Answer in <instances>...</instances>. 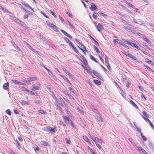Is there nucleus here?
I'll return each instance as SVG.
<instances>
[{"instance_id":"f257e3e1","label":"nucleus","mask_w":154,"mask_h":154,"mask_svg":"<svg viewBox=\"0 0 154 154\" xmlns=\"http://www.w3.org/2000/svg\"><path fill=\"white\" fill-rule=\"evenodd\" d=\"M42 130L47 132H49L52 134L55 133L56 132V129L55 128L50 127V126H46L42 128Z\"/></svg>"},{"instance_id":"f03ea898","label":"nucleus","mask_w":154,"mask_h":154,"mask_svg":"<svg viewBox=\"0 0 154 154\" xmlns=\"http://www.w3.org/2000/svg\"><path fill=\"white\" fill-rule=\"evenodd\" d=\"M64 39L66 40V41L68 43L71 47L73 48L74 51L76 53H79V51L76 48L74 45L71 42V41L67 37H65Z\"/></svg>"},{"instance_id":"7ed1b4c3","label":"nucleus","mask_w":154,"mask_h":154,"mask_svg":"<svg viewBox=\"0 0 154 154\" xmlns=\"http://www.w3.org/2000/svg\"><path fill=\"white\" fill-rule=\"evenodd\" d=\"M94 23L95 24V26L96 28H97V31L100 32V29L103 28V26L100 23H99L97 25H96V23L94 22Z\"/></svg>"},{"instance_id":"20e7f679","label":"nucleus","mask_w":154,"mask_h":154,"mask_svg":"<svg viewBox=\"0 0 154 154\" xmlns=\"http://www.w3.org/2000/svg\"><path fill=\"white\" fill-rule=\"evenodd\" d=\"M142 117L146 122H149V124L151 126V127H152V128L154 130V126L152 124V122H151V121H150V120L148 119L147 118H145L144 116L143 115L141 116Z\"/></svg>"},{"instance_id":"39448f33","label":"nucleus","mask_w":154,"mask_h":154,"mask_svg":"<svg viewBox=\"0 0 154 154\" xmlns=\"http://www.w3.org/2000/svg\"><path fill=\"white\" fill-rule=\"evenodd\" d=\"M62 117L64 121L66 124H67L69 123L70 120L69 117L65 116H63Z\"/></svg>"},{"instance_id":"423d86ee","label":"nucleus","mask_w":154,"mask_h":154,"mask_svg":"<svg viewBox=\"0 0 154 154\" xmlns=\"http://www.w3.org/2000/svg\"><path fill=\"white\" fill-rule=\"evenodd\" d=\"M131 26V27H129L128 26H124L123 28H124L126 30L128 31L129 32H131L132 31V28L133 26H132L131 25H129Z\"/></svg>"},{"instance_id":"0eeeda50","label":"nucleus","mask_w":154,"mask_h":154,"mask_svg":"<svg viewBox=\"0 0 154 154\" xmlns=\"http://www.w3.org/2000/svg\"><path fill=\"white\" fill-rule=\"evenodd\" d=\"M9 87V84L8 82L4 83L3 85V88L5 90H7Z\"/></svg>"},{"instance_id":"6e6552de","label":"nucleus","mask_w":154,"mask_h":154,"mask_svg":"<svg viewBox=\"0 0 154 154\" xmlns=\"http://www.w3.org/2000/svg\"><path fill=\"white\" fill-rule=\"evenodd\" d=\"M40 88L39 86H36L35 85H32V88H31V90L32 91L38 90Z\"/></svg>"},{"instance_id":"1a4fd4ad","label":"nucleus","mask_w":154,"mask_h":154,"mask_svg":"<svg viewBox=\"0 0 154 154\" xmlns=\"http://www.w3.org/2000/svg\"><path fill=\"white\" fill-rule=\"evenodd\" d=\"M91 4L92 5L90 7L91 10L92 11L96 10L97 7V6L92 3H91Z\"/></svg>"},{"instance_id":"9d476101","label":"nucleus","mask_w":154,"mask_h":154,"mask_svg":"<svg viewBox=\"0 0 154 154\" xmlns=\"http://www.w3.org/2000/svg\"><path fill=\"white\" fill-rule=\"evenodd\" d=\"M61 31V32H63L64 35L68 36L69 37V38L70 39L72 38V37L71 36L69 35L67 32H65L64 30L62 29Z\"/></svg>"},{"instance_id":"9b49d317","label":"nucleus","mask_w":154,"mask_h":154,"mask_svg":"<svg viewBox=\"0 0 154 154\" xmlns=\"http://www.w3.org/2000/svg\"><path fill=\"white\" fill-rule=\"evenodd\" d=\"M95 119L98 121L100 122H103L102 118L101 117L96 116L95 117Z\"/></svg>"},{"instance_id":"f8f14e48","label":"nucleus","mask_w":154,"mask_h":154,"mask_svg":"<svg viewBox=\"0 0 154 154\" xmlns=\"http://www.w3.org/2000/svg\"><path fill=\"white\" fill-rule=\"evenodd\" d=\"M93 73L97 77L99 78L101 77V76L96 71L93 70Z\"/></svg>"},{"instance_id":"ddd939ff","label":"nucleus","mask_w":154,"mask_h":154,"mask_svg":"<svg viewBox=\"0 0 154 154\" xmlns=\"http://www.w3.org/2000/svg\"><path fill=\"white\" fill-rule=\"evenodd\" d=\"M143 40L146 41V42H147L148 44H150L151 43L150 42V41L149 40L146 36H143Z\"/></svg>"},{"instance_id":"4468645a","label":"nucleus","mask_w":154,"mask_h":154,"mask_svg":"<svg viewBox=\"0 0 154 154\" xmlns=\"http://www.w3.org/2000/svg\"><path fill=\"white\" fill-rule=\"evenodd\" d=\"M28 78L29 79L30 82L32 81H34L36 80L37 79V78L33 76L30 77H29Z\"/></svg>"},{"instance_id":"2eb2a0df","label":"nucleus","mask_w":154,"mask_h":154,"mask_svg":"<svg viewBox=\"0 0 154 154\" xmlns=\"http://www.w3.org/2000/svg\"><path fill=\"white\" fill-rule=\"evenodd\" d=\"M145 60L149 64L152 65H153L154 63H153V61H151L149 59L147 58H146Z\"/></svg>"},{"instance_id":"dca6fc26","label":"nucleus","mask_w":154,"mask_h":154,"mask_svg":"<svg viewBox=\"0 0 154 154\" xmlns=\"http://www.w3.org/2000/svg\"><path fill=\"white\" fill-rule=\"evenodd\" d=\"M89 37L90 38H91L92 40H93V41L95 42V43L97 46H99V43L93 38L90 35Z\"/></svg>"},{"instance_id":"f3484780","label":"nucleus","mask_w":154,"mask_h":154,"mask_svg":"<svg viewBox=\"0 0 154 154\" xmlns=\"http://www.w3.org/2000/svg\"><path fill=\"white\" fill-rule=\"evenodd\" d=\"M68 124H69L72 128L75 129L76 128V127L74 125L73 122H72L71 120H70L69 123Z\"/></svg>"},{"instance_id":"a211bd4d","label":"nucleus","mask_w":154,"mask_h":154,"mask_svg":"<svg viewBox=\"0 0 154 154\" xmlns=\"http://www.w3.org/2000/svg\"><path fill=\"white\" fill-rule=\"evenodd\" d=\"M22 4L25 6L28 7L30 8L32 10L33 9L31 8V7L29 6V5L27 3L24 2L22 3Z\"/></svg>"},{"instance_id":"6ab92c4d","label":"nucleus","mask_w":154,"mask_h":154,"mask_svg":"<svg viewBox=\"0 0 154 154\" xmlns=\"http://www.w3.org/2000/svg\"><path fill=\"white\" fill-rule=\"evenodd\" d=\"M129 57L131 58L133 60H137V58L134 56L132 55L131 54Z\"/></svg>"},{"instance_id":"aec40b11","label":"nucleus","mask_w":154,"mask_h":154,"mask_svg":"<svg viewBox=\"0 0 154 154\" xmlns=\"http://www.w3.org/2000/svg\"><path fill=\"white\" fill-rule=\"evenodd\" d=\"M89 56L90 59L91 60L94 61V62H96V63H98V61L95 59L94 57L91 54L89 55Z\"/></svg>"},{"instance_id":"412c9836","label":"nucleus","mask_w":154,"mask_h":154,"mask_svg":"<svg viewBox=\"0 0 154 154\" xmlns=\"http://www.w3.org/2000/svg\"><path fill=\"white\" fill-rule=\"evenodd\" d=\"M60 76L63 78L65 80H66V82H68L69 83H70V82L69 81L68 79L66 77L64 76V75H60Z\"/></svg>"},{"instance_id":"4be33fe9","label":"nucleus","mask_w":154,"mask_h":154,"mask_svg":"<svg viewBox=\"0 0 154 154\" xmlns=\"http://www.w3.org/2000/svg\"><path fill=\"white\" fill-rule=\"evenodd\" d=\"M93 81L95 83L97 84V85H100L101 84V82L98 80H94Z\"/></svg>"},{"instance_id":"5701e85b","label":"nucleus","mask_w":154,"mask_h":154,"mask_svg":"<svg viewBox=\"0 0 154 154\" xmlns=\"http://www.w3.org/2000/svg\"><path fill=\"white\" fill-rule=\"evenodd\" d=\"M136 148L138 151L141 150L142 152V149H143L141 146L136 145Z\"/></svg>"},{"instance_id":"b1692460","label":"nucleus","mask_w":154,"mask_h":154,"mask_svg":"<svg viewBox=\"0 0 154 154\" xmlns=\"http://www.w3.org/2000/svg\"><path fill=\"white\" fill-rule=\"evenodd\" d=\"M98 14L97 13H95V12H94L93 14V17L95 19V20H96L97 19V15H98Z\"/></svg>"},{"instance_id":"393cba45","label":"nucleus","mask_w":154,"mask_h":154,"mask_svg":"<svg viewBox=\"0 0 154 154\" xmlns=\"http://www.w3.org/2000/svg\"><path fill=\"white\" fill-rule=\"evenodd\" d=\"M130 102L135 108H138V107L136 105V104H135L134 103V102L132 100H130Z\"/></svg>"},{"instance_id":"a878e982","label":"nucleus","mask_w":154,"mask_h":154,"mask_svg":"<svg viewBox=\"0 0 154 154\" xmlns=\"http://www.w3.org/2000/svg\"><path fill=\"white\" fill-rule=\"evenodd\" d=\"M82 138L85 141L89 143V140L88 139L87 137L86 136H83Z\"/></svg>"},{"instance_id":"bb28decb","label":"nucleus","mask_w":154,"mask_h":154,"mask_svg":"<svg viewBox=\"0 0 154 154\" xmlns=\"http://www.w3.org/2000/svg\"><path fill=\"white\" fill-rule=\"evenodd\" d=\"M144 66L146 67L149 71L153 72V71L146 65H144Z\"/></svg>"},{"instance_id":"cd10ccee","label":"nucleus","mask_w":154,"mask_h":154,"mask_svg":"<svg viewBox=\"0 0 154 154\" xmlns=\"http://www.w3.org/2000/svg\"><path fill=\"white\" fill-rule=\"evenodd\" d=\"M14 47L17 50L19 51H21V50H20V49L18 47V46L15 44V43L14 42Z\"/></svg>"},{"instance_id":"c85d7f7f","label":"nucleus","mask_w":154,"mask_h":154,"mask_svg":"<svg viewBox=\"0 0 154 154\" xmlns=\"http://www.w3.org/2000/svg\"><path fill=\"white\" fill-rule=\"evenodd\" d=\"M65 141L67 144H70V141L69 139H68L67 138H65Z\"/></svg>"},{"instance_id":"c756f323","label":"nucleus","mask_w":154,"mask_h":154,"mask_svg":"<svg viewBox=\"0 0 154 154\" xmlns=\"http://www.w3.org/2000/svg\"><path fill=\"white\" fill-rule=\"evenodd\" d=\"M21 90L23 91H26L28 92H30V91L29 90L27 89L26 88L23 87L21 88Z\"/></svg>"},{"instance_id":"7c9ffc66","label":"nucleus","mask_w":154,"mask_h":154,"mask_svg":"<svg viewBox=\"0 0 154 154\" xmlns=\"http://www.w3.org/2000/svg\"><path fill=\"white\" fill-rule=\"evenodd\" d=\"M92 110L95 113L98 114L99 113V111L97 109H95L94 107H93V108H92Z\"/></svg>"},{"instance_id":"2f4dec72","label":"nucleus","mask_w":154,"mask_h":154,"mask_svg":"<svg viewBox=\"0 0 154 154\" xmlns=\"http://www.w3.org/2000/svg\"><path fill=\"white\" fill-rule=\"evenodd\" d=\"M24 82L28 84H31V82L28 78H27V79L25 80Z\"/></svg>"},{"instance_id":"473e14b6","label":"nucleus","mask_w":154,"mask_h":154,"mask_svg":"<svg viewBox=\"0 0 154 154\" xmlns=\"http://www.w3.org/2000/svg\"><path fill=\"white\" fill-rule=\"evenodd\" d=\"M11 81L12 82L16 84H18L19 83H20V82L17 80H11Z\"/></svg>"},{"instance_id":"72a5a7b5","label":"nucleus","mask_w":154,"mask_h":154,"mask_svg":"<svg viewBox=\"0 0 154 154\" xmlns=\"http://www.w3.org/2000/svg\"><path fill=\"white\" fill-rule=\"evenodd\" d=\"M53 27V29L55 31H58L57 29V27L54 25H53V26H52Z\"/></svg>"},{"instance_id":"f704fd0d","label":"nucleus","mask_w":154,"mask_h":154,"mask_svg":"<svg viewBox=\"0 0 154 154\" xmlns=\"http://www.w3.org/2000/svg\"><path fill=\"white\" fill-rule=\"evenodd\" d=\"M16 147L18 148V149H20V143L17 140L16 141Z\"/></svg>"},{"instance_id":"c9c22d12","label":"nucleus","mask_w":154,"mask_h":154,"mask_svg":"<svg viewBox=\"0 0 154 154\" xmlns=\"http://www.w3.org/2000/svg\"><path fill=\"white\" fill-rule=\"evenodd\" d=\"M94 50H95L97 53H99L100 51L99 49L97 48L96 46L94 45Z\"/></svg>"},{"instance_id":"e433bc0d","label":"nucleus","mask_w":154,"mask_h":154,"mask_svg":"<svg viewBox=\"0 0 154 154\" xmlns=\"http://www.w3.org/2000/svg\"><path fill=\"white\" fill-rule=\"evenodd\" d=\"M40 13L42 15H43L45 17L47 18H48V17L46 13H44L42 11H41Z\"/></svg>"},{"instance_id":"4c0bfd02","label":"nucleus","mask_w":154,"mask_h":154,"mask_svg":"<svg viewBox=\"0 0 154 154\" xmlns=\"http://www.w3.org/2000/svg\"><path fill=\"white\" fill-rule=\"evenodd\" d=\"M37 100H35V103L37 104L40 103L41 102L40 100H39V99H38V97H37Z\"/></svg>"},{"instance_id":"58836bf2","label":"nucleus","mask_w":154,"mask_h":154,"mask_svg":"<svg viewBox=\"0 0 154 154\" xmlns=\"http://www.w3.org/2000/svg\"><path fill=\"white\" fill-rule=\"evenodd\" d=\"M126 3L131 7H132L133 8H134V6L133 5L131 4L130 3L128 2H126Z\"/></svg>"},{"instance_id":"ea45409f","label":"nucleus","mask_w":154,"mask_h":154,"mask_svg":"<svg viewBox=\"0 0 154 154\" xmlns=\"http://www.w3.org/2000/svg\"><path fill=\"white\" fill-rule=\"evenodd\" d=\"M123 40H124V42L126 43V44L129 45L130 42L128 40H125L124 39H123Z\"/></svg>"},{"instance_id":"a19ab883","label":"nucleus","mask_w":154,"mask_h":154,"mask_svg":"<svg viewBox=\"0 0 154 154\" xmlns=\"http://www.w3.org/2000/svg\"><path fill=\"white\" fill-rule=\"evenodd\" d=\"M6 112L9 115H11V112L10 109H8L6 111Z\"/></svg>"},{"instance_id":"79ce46f5","label":"nucleus","mask_w":154,"mask_h":154,"mask_svg":"<svg viewBox=\"0 0 154 154\" xmlns=\"http://www.w3.org/2000/svg\"><path fill=\"white\" fill-rule=\"evenodd\" d=\"M97 137H91V139L94 141V142L95 143H97V141H96V138Z\"/></svg>"},{"instance_id":"37998d69","label":"nucleus","mask_w":154,"mask_h":154,"mask_svg":"<svg viewBox=\"0 0 154 154\" xmlns=\"http://www.w3.org/2000/svg\"><path fill=\"white\" fill-rule=\"evenodd\" d=\"M39 37L40 39H42V40L44 41L45 40V37L42 35L40 34L39 35Z\"/></svg>"},{"instance_id":"c03bdc74","label":"nucleus","mask_w":154,"mask_h":154,"mask_svg":"<svg viewBox=\"0 0 154 154\" xmlns=\"http://www.w3.org/2000/svg\"><path fill=\"white\" fill-rule=\"evenodd\" d=\"M141 97L144 100H146V99L145 95L143 93L142 94Z\"/></svg>"},{"instance_id":"a18cd8bd","label":"nucleus","mask_w":154,"mask_h":154,"mask_svg":"<svg viewBox=\"0 0 154 154\" xmlns=\"http://www.w3.org/2000/svg\"><path fill=\"white\" fill-rule=\"evenodd\" d=\"M42 145L44 146H48V143L44 141H42Z\"/></svg>"},{"instance_id":"49530a36","label":"nucleus","mask_w":154,"mask_h":154,"mask_svg":"<svg viewBox=\"0 0 154 154\" xmlns=\"http://www.w3.org/2000/svg\"><path fill=\"white\" fill-rule=\"evenodd\" d=\"M134 27L133 26V27H132V31H131V32H132L134 33H136V32H137L134 29Z\"/></svg>"},{"instance_id":"de8ad7c7","label":"nucleus","mask_w":154,"mask_h":154,"mask_svg":"<svg viewBox=\"0 0 154 154\" xmlns=\"http://www.w3.org/2000/svg\"><path fill=\"white\" fill-rule=\"evenodd\" d=\"M14 20H15L16 22L17 23H18L19 24H20L22 22V21H20L19 20H18V19H15Z\"/></svg>"},{"instance_id":"09e8293b","label":"nucleus","mask_w":154,"mask_h":154,"mask_svg":"<svg viewBox=\"0 0 154 154\" xmlns=\"http://www.w3.org/2000/svg\"><path fill=\"white\" fill-rule=\"evenodd\" d=\"M98 13L101 15L103 16H107V15L102 12H98Z\"/></svg>"},{"instance_id":"8fccbe9b","label":"nucleus","mask_w":154,"mask_h":154,"mask_svg":"<svg viewBox=\"0 0 154 154\" xmlns=\"http://www.w3.org/2000/svg\"><path fill=\"white\" fill-rule=\"evenodd\" d=\"M136 33L139 36H140V37H143V36H144L142 34L137 32H136Z\"/></svg>"},{"instance_id":"3c124183","label":"nucleus","mask_w":154,"mask_h":154,"mask_svg":"<svg viewBox=\"0 0 154 154\" xmlns=\"http://www.w3.org/2000/svg\"><path fill=\"white\" fill-rule=\"evenodd\" d=\"M35 85L36 86H39V87L41 86V84L38 82H36Z\"/></svg>"},{"instance_id":"603ef678","label":"nucleus","mask_w":154,"mask_h":154,"mask_svg":"<svg viewBox=\"0 0 154 154\" xmlns=\"http://www.w3.org/2000/svg\"><path fill=\"white\" fill-rule=\"evenodd\" d=\"M42 66L47 71V72H50L51 73V72L49 71V70L44 65Z\"/></svg>"},{"instance_id":"864d4df0","label":"nucleus","mask_w":154,"mask_h":154,"mask_svg":"<svg viewBox=\"0 0 154 154\" xmlns=\"http://www.w3.org/2000/svg\"><path fill=\"white\" fill-rule=\"evenodd\" d=\"M47 24L50 26L52 27L53 26V24L52 23H51V22H49L47 23Z\"/></svg>"},{"instance_id":"5fc2aeb1","label":"nucleus","mask_w":154,"mask_h":154,"mask_svg":"<svg viewBox=\"0 0 154 154\" xmlns=\"http://www.w3.org/2000/svg\"><path fill=\"white\" fill-rule=\"evenodd\" d=\"M143 115L146 117H148V114L145 111H143Z\"/></svg>"},{"instance_id":"6e6d98bb","label":"nucleus","mask_w":154,"mask_h":154,"mask_svg":"<svg viewBox=\"0 0 154 154\" xmlns=\"http://www.w3.org/2000/svg\"><path fill=\"white\" fill-rule=\"evenodd\" d=\"M78 48L79 49H80V50H81L82 51H83V52H84V54H85V50H84L82 48H80L79 46H78Z\"/></svg>"},{"instance_id":"4d7b16f0","label":"nucleus","mask_w":154,"mask_h":154,"mask_svg":"<svg viewBox=\"0 0 154 154\" xmlns=\"http://www.w3.org/2000/svg\"><path fill=\"white\" fill-rule=\"evenodd\" d=\"M50 13H51L52 15L55 18H56L57 16L54 14L53 12L52 11H50Z\"/></svg>"},{"instance_id":"13d9d810","label":"nucleus","mask_w":154,"mask_h":154,"mask_svg":"<svg viewBox=\"0 0 154 154\" xmlns=\"http://www.w3.org/2000/svg\"><path fill=\"white\" fill-rule=\"evenodd\" d=\"M39 113H41L42 114H44L45 113V112L42 110H40L39 111Z\"/></svg>"},{"instance_id":"bf43d9fd","label":"nucleus","mask_w":154,"mask_h":154,"mask_svg":"<svg viewBox=\"0 0 154 154\" xmlns=\"http://www.w3.org/2000/svg\"><path fill=\"white\" fill-rule=\"evenodd\" d=\"M82 46H81V47L85 51H87V50H86L85 47L83 45H82Z\"/></svg>"},{"instance_id":"052dcab7","label":"nucleus","mask_w":154,"mask_h":154,"mask_svg":"<svg viewBox=\"0 0 154 154\" xmlns=\"http://www.w3.org/2000/svg\"><path fill=\"white\" fill-rule=\"evenodd\" d=\"M135 44H134L131 42H130L129 44V45H130L132 47H134V46H135Z\"/></svg>"},{"instance_id":"680f3d73","label":"nucleus","mask_w":154,"mask_h":154,"mask_svg":"<svg viewBox=\"0 0 154 154\" xmlns=\"http://www.w3.org/2000/svg\"><path fill=\"white\" fill-rule=\"evenodd\" d=\"M142 137L143 138V140L144 141H146V140H147L145 136L143 135V136H142Z\"/></svg>"},{"instance_id":"e2e57ef3","label":"nucleus","mask_w":154,"mask_h":154,"mask_svg":"<svg viewBox=\"0 0 154 154\" xmlns=\"http://www.w3.org/2000/svg\"><path fill=\"white\" fill-rule=\"evenodd\" d=\"M137 24L141 25L142 24V22L141 21L138 20Z\"/></svg>"},{"instance_id":"0e129e2a","label":"nucleus","mask_w":154,"mask_h":154,"mask_svg":"<svg viewBox=\"0 0 154 154\" xmlns=\"http://www.w3.org/2000/svg\"><path fill=\"white\" fill-rule=\"evenodd\" d=\"M105 63H107V64L109 63V60H108V58H106V57H105Z\"/></svg>"},{"instance_id":"69168bd1","label":"nucleus","mask_w":154,"mask_h":154,"mask_svg":"<svg viewBox=\"0 0 154 154\" xmlns=\"http://www.w3.org/2000/svg\"><path fill=\"white\" fill-rule=\"evenodd\" d=\"M134 47L136 48L138 50H140V48L136 44L135 45V46H134Z\"/></svg>"},{"instance_id":"338daca9","label":"nucleus","mask_w":154,"mask_h":154,"mask_svg":"<svg viewBox=\"0 0 154 154\" xmlns=\"http://www.w3.org/2000/svg\"><path fill=\"white\" fill-rule=\"evenodd\" d=\"M119 40L118 39H114L113 40V42L115 43H118Z\"/></svg>"},{"instance_id":"774afa93","label":"nucleus","mask_w":154,"mask_h":154,"mask_svg":"<svg viewBox=\"0 0 154 154\" xmlns=\"http://www.w3.org/2000/svg\"><path fill=\"white\" fill-rule=\"evenodd\" d=\"M67 74L70 77L72 78V75L69 72H68L67 73Z\"/></svg>"}]
</instances>
